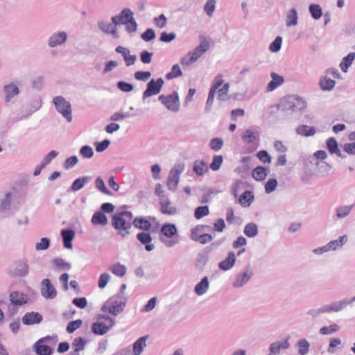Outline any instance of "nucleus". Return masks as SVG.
<instances>
[{
    "label": "nucleus",
    "mask_w": 355,
    "mask_h": 355,
    "mask_svg": "<svg viewBox=\"0 0 355 355\" xmlns=\"http://www.w3.org/2000/svg\"><path fill=\"white\" fill-rule=\"evenodd\" d=\"M110 270L113 274L121 277H123L126 273V268L121 263L114 264L110 267Z\"/></svg>",
    "instance_id": "09e8293b"
},
{
    "label": "nucleus",
    "mask_w": 355,
    "mask_h": 355,
    "mask_svg": "<svg viewBox=\"0 0 355 355\" xmlns=\"http://www.w3.org/2000/svg\"><path fill=\"white\" fill-rule=\"evenodd\" d=\"M159 100L165 107L171 112H178L180 109V103L177 92H173L170 95H160Z\"/></svg>",
    "instance_id": "f8f14e48"
},
{
    "label": "nucleus",
    "mask_w": 355,
    "mask_h": 355,
    "mask_svg": "<svg viewBox=\"0 0 355 355\" xmlns=\"http://www.w3.org/2000/svg\"><path fill=\"white\" fill-rule=\"evenodd\" d=\"M216 0H207L205 3L203 10L208 17H211L214 15L216 8Z\"/></svg>",
    "instance_id": "79ce46f5"
},
{
    "label": "nucleus",
    "mask_w": 355,
    "mask_h": 355,
    "mask_svg": "<svg viewBox=\"0 0 355 355\" xmlns=\"http://www.w3.org/2000/svg\"><path fill=\"white\" fill-rule=\"evenodd\" d=\"M327 148L330 154H335L338 157H342L341 151L338 148V144L334 137H330L326 142Z\"/></svg>",
    "instance_id": "7c9ffc66"
},
{
    "label": "nucleus",
    "mask_w": 355,
    "mask_h": 355,
    "mask_svg": "<svg viewBox=\"0 0 355 355\" xmlns=\"http://www.w3.org/2000/svg\"><path fill=\"white\" fill-rule=\"evenodd\" d=\"M15 221L17 226L26 227L30 223V219L28 216L26 214V212L24 211L22 214L15 216Z\"/></svg>",
    "instance_id": "de8ad7c7"
},
{
    "label": "nucleus",
    "mask_w": 355,
    "mask_h": 355,
    "mask_svg": "<svg viewBox=\"0 0 355 355\" xmlns=\"http://www.w3.org/2000/svg\"><path fill=\"white\" fill-rule=\"evenodd\" d=\"M355 60V53L351 52L347 56H345L340 62L339 67L343 73H347L349 67Z\"/></svg>",
    "instance_id": "c756f323"
},
{
    "label": "nucleus",
    "mask_w": 355,
    "mask_h": 355,
    "mask_svg": "<svg viewBox=\"0 0 355 355\" xmlns=\"http://www.w3.org/2000/svg\"><path fill=\"white\" fill-rule=\"evenodd\" d=\"M209 209L208 206H200L195 209L194 216L196 219H200L209 215Z\"/></svg>",
    "instance_id": "5fc2aeb1"
},
{
    "label": "nucleus",
    "mask_w": 355,
    "mask_h": 355,
    "mask_svg": "<svg viewBox=\"0 0 355 355\" xmlns=\"http://www.w3.org/2000/svg\"><path fill=\"white\" fill-rule=\"evenodd\" d=\"M61 234L64 241V246L67 249H71V241L75 236L74 231L72 230H64L62 231Z\"/></svg>",
    "instance_id": "f704fd0d"
},
{
    "label": "nucleus",
    "mask_w": 355,
    "mask_h": 355,
    "mask_svg": "<svg viewBox=\"0 0 355 355\" xmlns=\"http://www.w3.org/2000/svg\"><path fill=\"white\" fill-rule=\"evenodd\" d=\"M91 222L94 225L105 226L107 224V218L101 211H97L93 214Z\"/></svg>",
    "instance_id": "473e14b6"
},
{
    "label": "nucleus",
    "mask_w": 355,
    "mask_h": 355,
    "mask_svg": "<svg viewBox=\"0 0 355 355\" xmlns=\"http://www.w3.org/2000/svg\"><path fill=\"white\" fill-rule=\"evenodd\" d=\"M178 230L173 224H164L160 229L159 240L167 248H172L178 243Z\"/></svg>",
    "instance_id": "39448f33"
},
{
    "label": "nucleus",
    "mask_w": 355,
    "mask_h": 355,
    "mask_svg": "<svg viewBox=\"0 0 355 355\" xmlns=\"http://www.w3.org/2000/svg\"><path fill=\"white\" fill-rule=\"evenodd\" d=\"M348 241V236L343 235L337 239L330 241L327 245L315 249L314 252L316 254H322L329 251H336L341 249Z\"/></svg>",
    "instance_id": "1a4fd4ad"
},
{
    "label": "nucleus",
    "mask_w": 355,
    "mask_h": 355,
    "mask_svg": "<svg viewBox=\"0 0 355 355\" xmlns=\"http://www.w3.org/2000/svg\"><path fill=\"white\" fill-rule=\"evenodd\" d=\"M148 336H142L137 340L132 345L133 355H141L146 347V340Z\"/></svg>",
    "instance_id": "cd10ccee"
},
{
    "label": "nucleus",
    "mask_w": 355,
    "mask_h": 355,
    "mask_svg": "<svg viewBox=\"0 0 355 355\" xmlns=\"http://www.w3.org/2000/svg\"><path fill=\"white\" fill-rule=\"evenodd\" d=\"M87 343V340L81 337L76 338L73 343L72 347L75 351H82L85 349V346Z\"/></svg>",
    "instance_id": "13d9d810"
},
{
    "label": "nucleus",
    "mask_w": 355,
    "mask_h": 355,
    "mask_svg": "<svg viewBox=\"0 0 355 355\" xmlns=\"http://www.w3.org/2000/svg\"><path fill=\"white\" fill-rule=\"evenodd\" d=\"M137 239L144 245L147 251H151L155 248V245L151 244L152 237L148 232H140L137 234Z\"/></svg>",
    "instance_id": "393cba45"
},
{
    "label": "nucleus",
    "mask_w": 355,
    "mask_h": 355,
    "mask_svg": "<svg viewBox=\"0 0 355 355\" xmlns=\"http://www.w3.org/2000/svg\"><path fill=\"white\" fill-rule=\"evenodd\" d=\"M252 178L257 180L261 181L264 180L267 176V172L265 167L263 166H257L256 167L252 173Z\"/></svg>",
    "instance_id": "37998d69"
},
{
    "label": "nucleus",
    "mask_w": 355,
    "mask_h": 355,
    "mask_svg": "<svg viewBox=\"0 0 355 355\" xmlns=\"http://www.w3.org/2000/svg\"><path fill=\"white\" fill-rule=\"evenodd\" d=\"M253 270L250 266H245L235 277L232 282L233 288H239L244 286L252 278Z\"/></svg>",
    "instance_id": "9d476101"
},
{
    "label": "nucleus",
    "mask_w": 355,
    "mask_h": 355,
    "mask_svg": "<svg viewBox=\"0 0 355 355\" xmlns=\"http://www.w3.org/2000/svg\"><path fill=\"white\" fill-rule=\"evenodd\" d=\"M68 39V34L65 31H56L52 33L47 39V46L50 49L64 46Z\"/></svg>",
    "instance_id": "9b49d317"
},
{
    "label": "nucleus",
    "mask_w": 355,
    "mask_h": 355,
    "mask_svg": "<svg viewBox=\"0 0 355 355\" xmlns=\"http://www.w3.org/2000/svg\"><path fill=\"white\" fill-rule=\"evenodd\" d=\"M4 94V101L8 104H13L15 102V98L19 94L18 86L14 83H10L3 87Z\"/></svg>",
    "instance_id": "4468645a"
},
{
    "label": "nucleus",
    "mask_w": 355,
    "mask_h": 355,
    "mask_svg": "<svg viewBox=\"0 0 355 355\" xmlns=\"http://www.w3.org/2000/svg\"><path fill=\"white\" fill-rule=\"evenodd\" d=\"M92 178L90 176H83L76 179L72 185L71 190L73 191H78L84 187L85 184L90 182Z\"/></svg>",
    "instance_id": "4c0bfd02"
},
{
    "label": "nucleus",
    "mask_w": 355,
    "mask_h": 355,
    "mask_svg": "<svg viewBox=\"0 0 355 355\" xmlns=\"http://www.w3.org/2000/svg\"><path fill=\"white\" fill-rule=\"evenodd\" d=\"M223 76L221 74H218L215 77L209 91H213V92L216 93L217 89H220V87L223 85Z\"/></svg>",
    "instance_id": "680f3d73"
},
{
    "label": "nucleus",
    "mask_w": 355,
    "mask_h": 355,
    "mask_svg": "<svg viewBox=\"0 0 355 355\" xmlns=\"http://www.w3.org/2000/svg\"><path fill=\"white\" fill-rule=\"evenodd\" d=\"M164 85V80L159 78L157 80L152 79L148 84L147 88L143 94V99L145 100L151 96L158 94Z\"/></svg>",
    "instance_id": "ddd939ff"
},
{
    "label": "nucleus",
    "mask_w": 355,
    "mask_h": 355,
    "mask_svg": "<svg viewBox=\"0 0 355 355\" xmlns=\"http://www.w3.org/2000/svg\"><path fill=\"white\" fill-rule=\"evenodd\" d=\"M110 279V275L107 273H103L100 275L98 281V286L99 288H104Z\"/></svg>",
    "instance_id": "774afa93"
},
{
    "label": "nucleus",
    "mask_w": 355,
    "mask_h": 355,
    "mask_svg": "<svg viewBox=\"0 0 355 355\" xmlns=\"http://www.w3.org/2000/svg\"><path fill=\"white\" fill-rule=\"evenodd\" d=\"M282 44V38L280 36H277L270 44L269 50L272 53H277L281 49Z\"/></svg>",
    "instance_id": "052dcab7"
},
{
    "label": "nucleus",
    "mask_w": 355,
    "mask_h": 355,
    "mask_svg": "<svg viewBox=\"0 0 355 355\" xmlns=\"http://www.w3.org/2000/svg\"><path fill=\"white\" fill-rule=\"evenodd\" d=\"M133 215L130 211H124L115 214L112 218V225L117 231V234L126 237L130 233Z\"/></svg>",
    "instance_id": "f03ea898"
},
{
    "label": "nucleus",
    "mask_w": 355,
    "mask_h": 355,
    "mask_svg": "<svg viewBox=\"0 0 355 355\" xmlns=\"http://www.w3.org/2000/svg\"><path fill=\"white\" fill-rule=\"evenodd\" d=\"M209 288V281L207 277H203L200 282H198L195 288L194 291L198 296L205 294Z\"/></svg>",
    "instance_id": "a878e982"
},
{
    "label": "nucleus",
    "mask_w": 355,
    "mask_h": 355,
    "mask_svg": "<svg viewBox=\"0 0 355 355\" xmlns=\"http://www.w3.org/2000/svg\"><path fill=\"white\" fill-rule=\"evenodd\" d=\"M123 25H125V31L130 35L136 33L137 31V23L134 17L131 18L130 21Z\"/></svg>",
    "instance_id": "3c124183"
},
{
    "label": "nucleus",
    "mask_w": 355,
    "mask_h": 355,
    "mask_svg": "<svg viewBox=\"0 0 355 355\" xmlns=\"http://www.w3.org/2000/svg\"><path fill=\"white\" fill-rule=\"evenodd\" d=\"M22 322L26 325H32L35 324H39L42 320V316L35 312L26 313L22 317Z\"/></svg>",
    "instance_id": "5701e85b"
},
{
    "label": "nucleus",
    "mask_w": 355,
    "mask_h": 355,
    "mask_svg": "<svg viewBox=\"0 0 355 355\" xmlns=\"http://www.w3.org/2000/svg\"><path fill=\"white\" fill-rule=\"evenodd\" d=\"M115 51L116 53L121 55L127 67L132 66L137 62V55L135 54H131L130 49L126 47L123 46H118L116 47Z\"/></svg>",
    "instance_id": "2eb2a0df"
},
{
    "label": "nucleus",
    "mask_w": 355,
    "mask_h": 355,
    "mask_svg": "<svg viewBox=\"0 0 355 355\" xmlns=\"http://www.w3.org/2000/svg\"><path fill=\"white\" fill-rule=\"evenodd\" d=\"M244 234L250 238L256 236L258 234L257 224L254 223H248L244 228Z\"/></svg>",
    "instance_id": "49530a36"
},
{
    "label": "nucleus",
    "mask_w": 355,
    "mask_h": 355,
    "mask_svg": "<svg viewBox=\"0 0 355 355\" xmlns=\"http://www.w3.org/2000/svg\"><path fill=\"white\" fill-rule=\"evenodd\" d=\"M125 304V300L121 295H115L103 304L101 310L116 316L123 311Z\"/></svg>",
    "instance_id": "20e7f679"
},
{
    "label": "nucleus",
    "mask_w": 355,
    "mask_h": 355,
    "mask_svg": "<svg viewBox=\"0 0 355 355\" xmlns=\"http://www.w3.org/2000/svg\"><path fill=\"white\" fill-rule=\"evenodd\" d=\"M242 139L246 144L253 143L259 139V132L250 130H246L242 135Z\"/></svg>",
    "instance_id": "ea45409f"
},
{
    "label": "nucleus",
    "mask_w": 355,
    "mask_h": 355,
    "mask_svg": "<svg viewBox=\"0 0 355 355\" xmlns=\"http://www.w3.org/2000/svg\"><path fill=\"white\" fill-rule=\"evenodd\" d=\"M53 103L56 111L61 114L67 122L73 120L72 107L70 101L62 96H56L53 98Z\"/></svg>",
    "instance_id": "0eeeda50"
},
{
    "label": "nucleus",
    "mask_w": 355,
    "mask_h": 355,
    "mask_svg": "<svg viewBox=\"0 0 355 355\" xmlns=\"http://www.w3.org/2000/svg\"><path fill=\"white\" fill-rule=\"evenodd\" d=\"M134 17L133 12L128 8H123L121 12L115 16L112 17L111 20L113 24L119 26L125 24L130 21L131 18Z\"/></svg>",
    "instance_id": "f3484780"
},
{
    "label": "nucleus",
    "mask_w": 355,
    "mask_h": 355,
    "mask_svg": "<svg viewBox=\"0 0 355 355\" xmlns=\"http://www.w3.org/2000/svg\"><path fill=\"white\" fill-rule=\"evenodd\" d=\"M349 304L348 300L343 299L341 300L334 301L330 304H328L329 312H339L343 310Z\"/></svg>",
    "instance_id": "2f4dec72"
},
{
    "label": "nucleus",
    "mask_w": 355,
    "mask_h": 355,
    "mask_svg": "<svg viewBox=\"0 0 355 355\" xmlns=\"http://www.w3.org/2000/svg\"><path fill=\"white\" fill-rule=\"evenodd\" d=\"M209 49V42L202 40L198 46L181 58L180 63L184 66H189L196 62Z\"/></svg>",
    "instance_id": "423d86ee"
},
{
    "label": "nucleus",
    "mask_w": 355,
    "mask_h": 355,
    "mask_svg": "<svg viewBox=\"0 0 355 355\" xmlns=\"http://www.w3.org/2000/svg\"><path fill=\"white\" fill-rule=\"evenodd\" d=\"M182 75V73L179 64H175L172 67L171 71L166 75V78L168 80H171L180 77Z\"/></svg>",
    "instance_id": "6e6d98bb"
},
{
    "label": "nucleus",
    "mask_w": 355,
    "mask_h": 355,
    "mask_svg": "<svg viewBox=\"0 0 355 355\" xmlns=\"http://www.w3.org/2000/svg\"><path fill=\"white\" fill-rule=\"evenodd\" d=\"M236 260L234 252H230L225 259L218 263V267L223 271L230 270L235 264Z\"/></svg>",
    "instance_id": "b1692460"
},
{
    "label": "nucleus",
    "mask_w": 355,
    "mask_h": 355,
    "mask_svg": "<svg viewBox=\"0 0 355 355\" xmlns=\"http://www.w3.org/2000/svg\"><path fill=\"white\" fill-rule=\"evenodd\" d=\"M82 320L78 319L71 322H69L67 327V331L68 333L71 334L75 331L76 329L80 327L82 325Z\"/></svg>",
    "instance_id": "338daca9"
},
{
    "label": "nucleus",
    "mask_w": 355,
    "mask_h": 355,
    "mask_svg": "<svg viewBox=\"0 0 355 355\" xmlns=\"http://www.w3.org/2000/svg\"><path fill=\"white\" fill-rule=\"evenodd\" d=\"M309 343L306 339H300L297 343L298 353L301 355L306 354L309 349Z\"/></svg>",
    "instance_id": "864d4df0"
},
{
    "label": "nucleus",
    "mask_w": 355,
    "mask_h": 355,
    "mask_svg": "<svg viewBox=\"0 0 355 355\" xmlns=\"http://www.w3.org/2000/svg\"><path fill=\"white\" fill-rule=\"evenodd\" d=\"M132 225L135 227L143 230H148L151 227V223L147 219L143 218H132Z\"/></svg>",
    "instance_id": "a19ab883"
},
{
    "label": "nucleus",
    "mask_w": 355,
    "mask_h": 355,
    "mask_svg": "<svg viewBox=\"0 0 355 355\" xmlns=\"http://www.w3.org/2000/svg\"><path fill=\"white\" fill-rule=\"evenodd\" d=\"M306 107V103L300 96L289 95L283 98L279 103L282 111L293 114L301 112Z\"/></svg>",
    "instance_id": "7ed1b4c3"
},
{
    "label": "nucleus",
    "mask_w": 355,
    "mask_h": 355,
    "mask_svg": "<svg viewBox=\"0 0 355 355\" xmlns=\"http://www.w3.org/2000/svg\"><path fill=\"white\" fill-rule=\"evenodd\" d=\"M223 145V141L221 138H214L210 141L209 147L214 151H218Z\"/></svg>",
    "instance_id": "69168bd1"
},
{
    "label": "nucleus",
    "mask_w": 355,
    "mask_h": 355,
    "mask_svg": "<svg viewBox=\"0 0 355 355\" xmlns=\"http://www.w3.org/2000/svg\"><path fill=\"white\" fill-rule=\"evenodd\" d=\"M117 26H118L113 24L112 21H100L98 22V27L102 32L111 35L115 39L119 37Z\"/></svg>",
    "instance_id": "dca6fc26"
},
{
    "label": "nucleus",
    "mask_w": 355,
    "mask_h": 355,
    "mask_svg": "<svg viewBox=\"0 0 355 355\" xmlns=\"http://www.w3.org/2000/svg\"><path fill=\"white\" fill-rule=\"evenodd\" d=\"M184 170V164L178 163L171 170L167 178L166 185L169 190L175 191L179 184L180 175Z\"/></svg>",
    "instance_id": "6e6552de"
},
{
    "label": "nucleus",
    "mask_w": 355,
    "mask_h": 355,
    "mask_svg": "<svg viewBox=\"0 0 355 355\" xmlns=\"http://www.w3.org/2000/svg\"><path fill=\"white\" fill-rule=\"evenodd\" d=\"M354 205H341L336 207V216L338 218L342 219L349 215L354 208Z\"/></svg>",
    "instance_id": "c9c22d12"
},
{
    "label": "nucleus",
    "mask_w": 355,
    "mask_h": 355,
    "mask_svg": "<svg viewBox=\"0 0 355 355\" xmlns=\"http://www.w3.org/2000/svg\"><path fill=\"white\" fill-rule=\"evenodd\" d=\"M24 203L23 196L17 191L6 192L0 200V213L14 216L21 209Z\"/></svg>",
    "instance_id": "f257e3e1"
},
{
    "label": "nucleus",
    "mask_w": 355,
    "mask_h": 355,
    "mask_svg": "<svg viewBox=\"0 0 355 355\" xmlns=\"http://www.w3.org/2000/svg\"><path fill=\"white\" fill-rule=\"evenodd\" d=\"M336 85L335 80L325 76L320 80V86L323 91H331Z\"/></svg>",
    "instance_id": "58836bf2"
},
{
    "label": "nucleus",
    "mask_w": 355,
    "mask_h": 355,
    "mask_svg": "<svg viewBox=\"0 0 355 355\" xmlns=\"http://www.w3.org/2000/svg\"><path fill=\"white\" fill-rule=\"evenodd\" d=\"M95 187L102 193L112 196V192L106 187L105 182L101 177H98L95 180Z\"/></svg>",
    "instance_id": "8fccbe9b"
},
{
    "label": "nucleus",
    "mask_w": 355,
    "mask_h": 355,
    "mask_svg": "<svg viewBox=\"0 0 355 355\" xmlns=\"http://www.w3.org/2000/svg\"><path fill=\"white\" fill-rule=\"evenodd\" d=\"M160 211L164 214L174 215L177 213V209L171 205L168 197H164L159 200Z\"/></svg>",
    "instance_id": "4be33fe9"
},
{
    "label": "nucleus",
    "mask_w": 355,
    "mask_h": 355,
    "mask_svg": "<svg viewBox=\"0 0 355 355\" xmlns=\"http://www.w3.org/2000/svg\"><path fill=\"white\" fill-rule=\"evenodd\" d=\"M254 196L252 191H245L239 198V203L243 207H248L254 200Z\"/></svg>",
    "instance_id": "72a5a7b5"
},
{
    "label": "nucleus",
    "mask_w": 355,
    "mask_h": 355,
    "mask_svg": "<svg viewBox=\"0 0 355 355\" xmlns=\"http://www.w3.org/2000/svg\"><path fill=\"white\" fill-rule=\"evenodd\" d=\"M340 329V327L337 324H333L329 327H323L320 329L322 335H330Z\"/></svg>",
    "instance_id": "bf43d9fd"
},
{
    "label": "nucleus",
    "mask_w": 355,
    "mask_h": 355,
    "mask_svg": "<svg viewBox=\"0 0 355 355\" xmlns=\"http://www.w3.org/2000/svg\"><path fill=\"white\" fill-rule=\"evenodd\" d=\"M29 267L26 261L21 260L15 263L14 274L16 276L24 277L28 275Z\"/></svg>",
    "instance_id": "bb28decb"
},
{
    "label": "nucleus",
    "mask_w": 355,
    "mask_h": 355,
    "mask_svg": "<svg viewBox=\"0 0 355 355\" xmlns=\"http://www.w3.org/2000/svg\"><path fill=\"white\" fill-rule=\"evenodd\" d=\"M41 294L46 299H53L57 295L56 290L49 279H44L41 282Z\"/></svg>",
    "instance_id": "a211bd4d"
},
{
    "label": "nucleus",
    "mask_w": 355,
    "mask_h": 355,
    "mask_svg": "<svg viewBox=\"0 0 355 355\" xmlns=\"http://www.w3.org/2000/svg\"><path fill=\"white\" fill-rule=\"evenodd\" d=\"M230 88V84L228 83H225L220 89H217L218 99L221 101H226L229 100L230 96L228 95V91Z\"/></svg>",
    "instance_id": "a18cd8bd"
},
{
    "label": "nucleus",
    "mask_w": 355,
    "mask_h": 355,
    "mask_svg": "<svg viewBox=\"0 0 355 355\" xmlns=\"http://www.w3.org/2000/svg\"><path fill=\"white\" fill-rule=\"evenodd\" d=\"M193 171L198 175H202L208 171L207 165L202 160H197L193 164Z\"/></svg>",
    "instance_id": "c03bdc74"
},
{
    "label": "nucleus",
    "mask_w": 355,
    "mask_h": 355,
    "mask_svg": "<svg viewBox=\"0 0 355 355\" xmlns=\"http://www.w3.org/2000/svg\"><path fill=\"white\" fill-rule=\"evenodd\" d=\"M277 181L275 178L269 179L266 185H265V191L266 193H270L274 191L277 187Z\"/></svg>",
    "instance_id": "0e129e2a"
},
{
    "label": "nucleus",
    "mask_w": 355,
    "mask_h": 355,
    "mask_svg": "<svg viewBox=\"0 0 355 355\" xmlns=\"http://www.w3.org/2000/svg\"><path fill=\"white\" fill-rule=\"evenodd\" d=\"M111 327L105 322L98 320L92 324V331L96 335H104Z\"/></svg>",
    "instance_id": "c85d7f7f"
},
{
    "label": "nucleus",
    "mask_w": 355,
    "mask_h": 355,
    "mask_svg": "<svg viewBox=\"0 0 355 355\" xmlns=\"http://www.w3.org/2000/svg\"><path fill=\"white\" fill-rule=\"evenodd\" d=\"M297 12L296 9L292 8L288 10L286 15V25L287 27L294 26L297 24Z\"/></svg>",
    "instance_id": "e433bc0d"
},
{
    "label": "nucleus",
    "mask_w": 355,
    "mask_h": 355,
    "mask_svg": "<svg viewBox=\"0 0 355 355\" xmlns=\"http://www.w3.org/2000/svg\"><path fill=\"white\" fill-rule=\"evenodd\" d=\"M9 300L12 304L21 306L25 304L28 301L27 295L23 293L13 291L9 295Z\"/></svg>",
    "instance_id": "412c9836"
},
{
    "label": "nucleus",
    "mask_w": 355,
    "mask_h": 355,
    "mask_svg": "<svg viewBox=\"0 0 355 355\" xmlns=\"http://www.w3.org/2000/svg\"><path fill=\"white\" fill-rule=\"evenodd\" d=\"M271 80L268 83L266 90L267 92H271L278 87H279L281 85H282L284 83V78L279 75L278 73L275 72H272L270 73Z\"/></svg>",
    "instance_id": "aec40b11"
},
{
    "label": "nucleus",
    "mask_w": 355,
    "mask_h": 355,
    "mask_svg": "<svg viewBox=\"0 0 355 355\" xmlns=\"http://www.w3.org/2000/svg\"><path fill=\"white\" fill-rule=\"evenodd\" d=\"M58 155V153L55 150L50 151L47 155H46L40 164V168H44L45 166L49 164L53 159H54Z\"/></svg>",
    "instance_id": "e2e57ef3"
},
{
    "label": "nucleus",
    "mask_w": 355,
    "mask_h": 355,
    "mask_svg": "<svg viewBox=\"0 0 355 355\" xmlns=\"http://www.w3.org/2000/svg\"><path fill=\"white\" fill-rule=\"evenodd\" d=\"M51 340L50 337L40 339L34 345V349L39 355H50L52 353L51 348L45 343Z\"/></svg>",
    "instance_id": "6ab92c4d"
},
{
    "label": "nucleus",
    "mask_w": 355,
    "mask_h": 355,
    "mask_svg": "<svg viewBox=\"0 0 355 355\" xmlns=\"http://www.w3.org/2000/svg\"><path fill=\"white\" fill-rule=\"evenodd\" d=\"M52 263L57 268H60L62 270H69L71 268L70 263L66 262L61 258L55 259L52 261Z\"/></svg>",
    "instance_id": "4d7b16f0"
},
{
    "label": "nucleus",
    "mask_w": 355,
    "mask_h": 355,
    "mask_svg": "<svg viewBox=\"0 0 355 355\" xmlns=\"http://www.w3.org/2000/svg\"><path fill=\"white\" fill-rule=\"evenodd\" d=\"M79 153L84 159H90L94 155V152L93 148L87 145L83 146L80 148Z\"/></svg>",
    "instance_id": "603ef678"
}]
</instances>
